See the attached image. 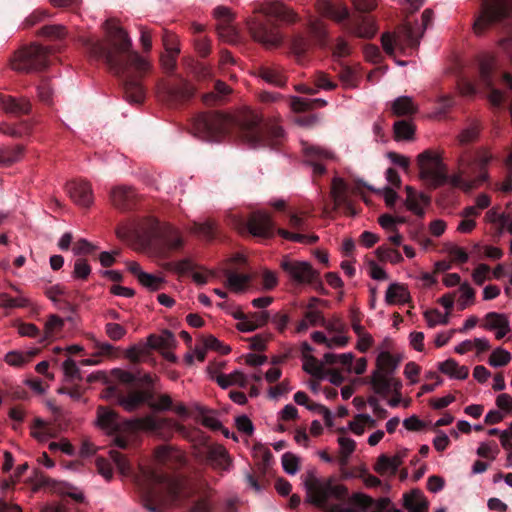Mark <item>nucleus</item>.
<instances>
[{
    "label": "nucleus",
    "instance_id": "f8f14e48",
    "mask_svg": "<svg viewBox=\"0 0 512 512\" xmlns=\"http://www.w3.org/2000/svg\"><path fill=\"white\" fill-rule=\"evenodd\" d=\"M400 364V357H395L390 352H381L376 357V370L373 372L370 384L373 386L375 394L386 397L390 394V380L392 375Z\"/></svg>",
    "mask_w": 512,
    "mask_h": 512
},
{
    "label": "nucleus",
    "instance_id": "b1692460",
    "mask_svg": "<svg viewBox=\"0 0 512 512\" xmlns=\"http://www.w3.org/2000/svg\"><path fill=\"white\" fill-rule=\"evenodd\" d=\"M402 506L408 512H427L428 501L421 490H412L409 493L402 495Z\"/></svg>",
    "mask_w": 512,
    "mask_h": 512
},
{
    "label": "nucleus",
    "instance_id": "603ef678",
    "mask_svg": "<svg viewBox=\"0 0 512 512\" xmlns=\"http://www.w3.org/2000/svg\"><path fill=\"white\" fill-rule=\"evenodd\" d=\"M111 377L114 378L115 381L124 384V385H132L137 381V374L134 372L125 371L120 368H114L110 372Z\"/></svg>",
    "mask_w": 512,
    "mask_h": 512
},
{
    "label": "nucleus",
    "instance_id": "bf43d9fd",
    "mask_svg": "<svg viewBox=\"0 0 512 512\" xmlns=\"http://www.w3.org/2000/svg\"><path fill=\"white\" fill-rule=\"evenodd\" d=\"M38 34L47 38L61 39L65 35V28L63 25L59 24L44 25L40 31H38Z\"/></svg>",
    "mask_w": 512,
    "mask_h": 512
},
{
    "label": "nucleus",
    "instance_id": "4468645a",
    "mask_svg": "<svg viewBox=\"0 0 512 512\" xmlns=\"http://www.w3.org/2000/svg\"><path fill=\"white\" fill-rule=\"evenodd\" d=\"M235 227L240 231H247L249 234L260 238H270L275 229L270 214L264 212L250 214L246 222L241 219L236 220Z\"/></svg>",
    "mask_w": 512,
    "mask_h": 512
},
{
    "label": "nucleus",
    "instance_id": "ddd939ff",
    "mask_svg": "<svg viewBox=\"0 0 512 512\" xmlns=\"http://www.w3.org/2000/svg\"><path fill=\"white\" fill-rule=\"evenodd\" d=\"M421 35H416L412 25L409 23L402 24L393 33H385L382 35V46L385 53L394 55L395 50L402 52L410 49H416L420 45Z\"/></svg>",
    "mask_w": 512,
    "mask_h": 512
},
{
    "label": "nucleus",
    "instance_id": "f3484780",
    "mask_svg": "<svg viewBox=\"0 0 512 512\" xmlns=\"http://www.w3.org/2000/svg\"><path fill=\"white\" fill-rule=\"evenodd\" d=\"M153 393L150 388L147 389H129L126 396L120 397V407L126 412H136L140 406L153 403Z\"/></svg>",
    "mask_w": 512,
    "mask_h": 512
},
{
    "label": "nucleus",
    "instance_id": "7c9ffc66",
    "mask_svg": "<svg viewBox=\"0 0 512 512\" xmlns=\"http://www.w3.org/2000/svg\"><path fill=\"white\" fill-rule=\"evenodd\" d=\"M147 344L152 349H168L176 344V338L171 331L165 330L161 335L151 334L147 338Z\"/></svg>",
    "mask_w": 512,
    "mask_h": 512
},
{
    "label": "nucleus",
    "instance_id": "4d7b16f0",
    "mask_svg": "<svg viewBox=\"0 0 512 512\" xmlns=\"http://www.w3.org/2000/svg\"><path fill=\"white\" fill-rule=\"evenodd\" d=\"M126 396V392L119 389L117 385H108L102 391V399L108 402H114L120 406V397Z\"/></svg>",
    "mask_w": 512,
    "mask_h": 512
},
{
    "label": "nucleus",
    "instance_id": "3c124183",
    "mask_svg": "<svg viewBox=\"0 0 512 512\" xmlns=\"http://www.w3.org/2000/svg\"><path fill=\"white\" fill-rule=\"evenodd\" d=\"M168 50H171L172 53L170 54H162L161 56V66L163 70L166 71L167 74H173L174 71H176L177 67V56L179 54V49H171L168 48Z\"/></svg>",
    "mask_w": 512,
    "mask_h": 512
},
{
    "label": "nucleus",
    "instance_id": "58836bf2",
    "mask_svg": "<svg viewBox=\"0 0 512 512\" xmlns=\"http://www.w3.org/2000/svg\"><path fill=\"white\" fill-rule=\"evenodd\" d=\"M309 42L306 37L301 34H296L291 38L290 48L298 61L302 60L308 51Z\"/></svg>",
    "mask_w": 512,
    "mask_h": 512
},
{
    "label": "nucleus",
    "instance_id": "1a4fd4ad",
    "mask_svg": "<svg viewBox=\"0 0 512 512\" xmlns=\"http://www.w3.org/2000/svg\"><path fill=\"white\" fill-rule=\"evenodd\" d=\"M161 423L162 420L154 417L120 421V416L115 410L106 406H98L97 409V424L108 433L132 432L139 427L156 432Z\"/></svg>",
    "mask_w": 512,
    "mask_h": 512
},
{
    "label": "nucleus",
    "instance_id": "8fccbe9b",
    "mask_svg": "<svg viewBox=\"0 0 512 512\" xmlns=\"http://www.w3.org/2000/svg\"><path fill=\"white\" fill-rule=\"evenodd\" d=\"M345 193H347V184L342 178L334 177L331 186L333 200L342 203L345 199Z\"/></svg>",
    "mask_w": 512,
    "mask_h": 512
},
{
    "label": "nucleus",
    "instance_id": "c03bdc74",
    "mask_svg": "<svg viewBox=\"0 0 512 512\" xmlns=\"http://www.w3.org/2000/svg\"><path fill=\"white\" fill-rule=\"evenodd\" d=\"M509 326V320L504 314H498L496 312H489L486 315V324L484 328L488 330H494L499 328H505Z\"/></svg>",
    "mask_w": 512,
    "mask_h": 512
},
{
    "label": "nucleus",
    "instance_id": "0e129e2a",
    "mask_svg": "<svg viewBox=\"0 0 512 512\" xmlns=\"http://www.w3.org/2000/svg\"><path fill=\"white\" fill-rule=\"evenodd\" d=\"M64 375L67 377V381L74 382L81 380L80 370L77 364L72 359H68L63 362Z\"/></svg>",
    "mask_w": 512,
    "mask_h": 512
},
{
    "label": "nucleus",
    "instance_id": "ea45409f",
    "mask_svg": "<svg viewBox=\"0 0 512 512\" xmlns=\"http://www.w3.org/2000/svg\"><path fill=\"white\" fill-rule=\"evenodd\" d=\"M354 356L352 353H343L341 355L326 353L323 356L324 363L327 365L341 364L343 367L350 371L351 364L353 363Z\"/></svg>",
    "mask_w": 512,
    "mask_h": 512
},
{
    "label": "nucleus",
    "instance_id": "de8ad7c7",
    "mask_svg": "<svg viewBox=\"0 0 512 512\" xmlns=\"http://www.w3.org/2000/svg\"><path fill=\"white\" fill-rule=\"evenodd\" d=\"M277 234L282 236L283 238L290 240L292 242L296 243H315L318 240L317 235H306V234H298V233H292L286 229H279L277 230Z\"/></svg>",
    "mask_w": 512,
    "mask_h": 512
},
{
    "label": "nucleus",
    "instance_id": "680f3d73",
    "mask_svg": "<svg viewBox=\"0 0 512 512\" xmlns=\"http://www.w3.org/2000/svg\"><path fill=\"white\" fill-rule=\"evenodd\" d=\"M458 291H460L461 293L460 298H458V305H460L461 310H464L468 306L469 302L474 301L475 292L474 289L470 287L468 283L461 284L460 289H458Z\"/></svg>",
    "mask_w": 512,
    "mask_h": 512
},
{
    "label": "nucleus",
    "instance_id": "aec40b11",
    "mask_svg": "<svg viewBox=\"0 0 512 512\" xmlns=\"http://www.w3.org/2000/svg\"><path fill=\"white\" fill-rule=\"evenodd\" d=\"M67 193L74 203L88 207L93 203V191L85 180H73L66 185Z\"/></svg>",
    "mask_w": 512,
    "mask_h": 512
},
{
    "label": "nucleus",
    "instance_id": "e2e57ef3",
    "mask_svg": "<svg viewBox=\"0 0 512 512\" xmlns=\"http://www.w3.org/2000/svg\"><path fill=\"white\" fill-rule=\"evenodd\" d=\"M96 246L92 242L85 239H79L78 242L74 243L72 251L76 256H88L92 255L95 251Z\"/></svg>",
    "mask_w": 512,
    "mask_h": 512
},
{
    "label": "nucleus",
    "instance_id": "6ab92c4d",
    "mask_svg": "<svg viewBox=\"0 0 512 512\" xmlns=\"http://www.w3.org/2000/svg\"><path fill=\"white\" fill-rule=\"evenodd\" d=\"M0 109L14 117L29 115L32 112V103L25 96H0Z\"/></svg>",
    "mask_w": 512,
    "mask_h": 512
},
{
    "label": "nucleus",
    "instance_id": "5fc2aeb1",
    "mask_svg": "<svg viewBox=\"0 0 512 512\" xmlns=\"http://www.w3.org/2000/svg\"><path fill=\"white\" fill-rule=\"evenodd\" d=\"M137 281H139L142 286H145L152 291L160 290L163 283L162 278L154 276L150 273H141L140 276L137 277Z\"/></svg>",
    "mask_w": 512,
    "mask_h": 512
},
{
    "label": "nucleus",
    "instance_id": "423d86ee",
    "mask_svg": "<svg viewBox=\"0 0 512 512\" xmlns=\"http://www.w3.org/2000/svg\"><path fill=\"white\" fill-rule=\"evenodd\" d=\"M260 12L264 17H254L248 21L251 38L266 48L280 46L283 37L272 18L291 24L297 21L296 13L277 1L265 2L261 5Z\"/></svg>",
    "mask_w": 512,
    "mask_h": 512
},
{
    "label": "nucleus",
    "instance_id": "79ce46f5",
    "mask_svg": "<svg viewBox=\"0 0 512 512\" xmlns=\"http://www.w3.org/2000/svg\"><path fill=\"white\" fill-rule=\"evenodd\" d=\"M214 90H216L217 94H214L213 92H209L203 96L204 104L214 105L217 103L219 96L228 95L231 91L229 86L226 85V83L221 80L216 81V84H214Z\"/></svg>",
    "mask_w": 512,
    "mask_h": 512
},
{
    "label": "nucleus",
    "instance_id": "864d4df0",
    "mask_svg": "<svg viewBox=\"0 0 512 512\" xmlns=\"http://www.w3.org/2000/svg\"><path fill=\"white\" fill-rule=\"evenodd\" d=\"M53 95V89L51 83L47 78H42L41 82L37 86V96L44 104H51Z\"/></svg>",
    "mask_w": 512,
    "mask_h": 512
},
{
    "label": "nucleus",
    "instance_id": "dca6fc26",
    "mask_svg": "<svg viewBox=\"0 0 512 512\" xmlns=\"http://www.w3.org/2000/svg\"><path fill=\"white\" fill-rule=\"evenodd\" d=\"M195 89L187 80L180 79L178 84H168L162 89V97L170 105H178L193 97Z\"/></svg>",
    "mask_w": 512,
    "mask_h": 512
},
{
    "label": "nucleus",
    "instance_id": "5701e85b",
    "mask_svg": "<svg viewBox=\"0 0 512 512\" xmlns=\"http://www.w3.org/2000/svg\"><path fill=\"white\" fill-rule=\"evenodd\" d=\"M33 122L21 120L17 123L0 122V133L14 139H22L32 134Z\"/></svg>",
    "mask_w": 512,
    "mask_h": 512
},
{
    "label": "nucleus",
    "instance_id": "a18cd8bd",
    "mask_svg": "<svg viewBox=\"0 0 512 512\" xmlns=\"http://www.w3.org/2000/svg\"><path fill=\"white\" fill-rule=\"evenodd\" d=\"M480 131V125L478 121H473L465 129L462 130L461 134L458 135V142L462 145L472 143L478 138Z\"/></svg>",
    "mask_w": 512,
    "mask_h": 512
},
{
    "label": "nucleus",
    "instance_id": "4be33fe9",
    "mask_svg": "<svg viewBox=\"0 0 512 512\" xmlns=\"http://www.w3.org/2000/svg\"><path fill=\"white\" fill-rule=\"evenodd\" d=\"M303 152H305L307 163L312 167L313 175L321 177L325 172V167L321 163L322 160L332 159L333 154L318 146H306Z\"/></svg>",
    "mask_w": 512,
    "mask_h": 512
},
{
    "label": "nucleus",
    "instance_id": "338daca9",
    "mask_svg": "<svg viewBox=\"0 0 512 512\" xmlns=\"http://www.w3.org/2000/svg\"><path fill=\"white\" fill-rule=\"evenodd\" d=\"M105 333L111 340L118 341L125 336L126 330L121 324L109 322L105 325Z\"/></svg>",
    "mask_w": 512,
    "mask_h": 512
},
{
    "label": "nucleus",
    "instance_id": "473e14b6",
    "mask_svg": "<svg viewBox=\"0 0 512 512\" xmlns=\"http://www.w3.org/2000/svg\"><path fill=\"white\" fill-rule=\"evenodd\" d=\"M225 277H227V285L229 289L235 292H241L245 289L251 280L249 275L239 274L236 272H225Z\"/></svg>",
    "mask_w": 512,
    "mask_h": 512
},
{
    "label": "nucleus",
    "instance_id": "69168bd1",
    "mask_svg": "<svg viewBox=\"0 0 512 512\" xmlns=\"http://www.w3.org/2000/svg\"><path fill=\"white\" fill-rule=\"evenodd\" d=\"M204 348L209 350L217 351L223 355L228 354L230 352V348L228 346L220 343L217 337L213 335H208L203 340Z\"/></svg>",
    "mask_w": 512,
    "mask_h": 512
},
{
    "label": "nucleus",
    "instance_id": "a211bd4d",
    "mask_svg": "<svg viewBox=\"0 0 512 512\" xmlns=\"http://www.w3.org/2000/svg\"><path fill=\"white\" fill-rule=\"evenodd\" d=\"M494 58L489 57L482 60L479 63V77L487 88L490 89L489 100L494 106H500L503 102V93L498 89L493 88V70H494Z\"/></svg>",
    "mask_w": 512,
    "mask_h": 512
},
{
    "label": "nucleus",
    "instance_id": "9b49d317",
    "mask_svg": "<svg viewBox=\"0 0 512 512\" xmlns=\"http://www.w3.org/2000/svg\"><path fill=\"white\" fill-rule=\"evenodd\" d=\"M49 55L51 52L47 47L32 44L26 46L15 54L12 60V68L15 71L31 73L44 70L49 64Z\"/></svg>",
    "mask_w": 512,
    "mask_h": 512
},
{
    "label": "nucleus",
    "instance_id": "20e7f679",
    "mask_svg": "<svg viewBox=\"0 0 512 512\" xmlns=\"http://www.w3.org/2000/svg\"><path fill=\"white\" fill-rule=\"evenodd\" d=\"M135 483L142 506L150 512H163L164 507L181 498V482L152 468H140Z\"/></svg>",
    "mask_w": 512,
    "mask_h": 512
},
{
    "label": "nucleus",
    "instance_id": "a878e982",
    "mask_svg": "<svg viewBox=\"0 0 512 512\" xmlns=\"http://www.w3.org/2000/svg\"><path fill=\"white\" fill-rule=\"evenodd\" d=\"M352 33L358 38H372L376 34L375 21L370 16H358L354 20Z\"/></svg>",
    "mask_w": 512,
    "mask_h": 512
},
{
    "label": "nucleus",
    "instance_id": "09e8293b",
    "mask_svg": "<svg viewBox=\"0 0 512 512\" xmlns=\"http://www.w3.org/2000/svg\"><path fill=\"white\" fill-rule=\"evenodd\" d=\"M511 360L510 353L503 348L498 347L489 356L488 363L493 367H502L508 365Z\"/></svg>",
    "mask_w": 512,
    "mask_h": 512
},
{
    "label": "nucleus",
    "instance_id": "4c0bfd02",
    "mask_svg": "<svg viewBox=\"0 0 512 512\" xmlns=\"http://www.w3.org/2000/svg\"><path fill=\"white\" fill-rule=\"evenodd\" d=\"M31 436L40 442L54 437L51 428L41 418H37L35 422H33Z\"/></svg>",
    "mask_w": 512,
    "mask_h": 512
},
{
    "label": "nucleus",
    "instance_id": "72a5a7b5",
    "mask_svg": "<svg viewBox=\"0 0 512 512\" xmlns=\"http://www.w3.org/2000/svg\"><path fill=\"white\" fill-rule=\"evenodd\" d=\"M327 105V102L322 99H307L301 97H294L291 102V107L295 112L302 113L308 110L313 109L314 107H324Z\"/></svg>",
    "mask_w": 512,
    "mask_h": 512
},
{
    "label": "nucleus",
    "instance_id": "412c9836",
    "mask_svg": "<svg viewBox=\"0 0 512 512\" xmlns=\"http://www.w3.org/2000/svg\"><path fill=\"white\" fill-rule=\"evenodd\" d=\"M111 203L118 210H130L136 205V192L126 186H119L110 192Z\"/></svg>",
    "mask_w": 512,
    "mask_h": 512
},
{
    "label": "nucleus",
    "instance_id": "c9c22d12",
    "mask_svg": "<svg viewBox=\"0 0 512 512\" xmlns=\"http://www.w3.org/2000/svg\"><path fill=\"white\" fill-rule=\"evenodd\" d=\"M415 134V126L405 120L395 121L394 123V138L395 140L409 141Z\"/></svg>",
    "mask_w": 512,
    "mask_h": 512
},
{
    "label": "nucleus",
    "instance_id": "c756f323",
    "mask_svg": "<svg viewBox=\"0 0 512 512\" xmlns=\"http://www.w3.org/2000/svg\"><path fill=\"white\" fill-rule=\"evenodd\" d=\"M25 152V146L4 147L0 149V166L9 167L18 162Z\"/></svg>",
    "mask_w": 512,
    "mask_h": 512
},
{
    "label": "nucleus",
    "instance_id": "6e6d98bb",
    "mask_svg": "<svg viewBox=\"0 0 512 512\" xmlns=\"http://www.w3.org/2000/svg\"><path fill=\"white\" fill-rule=\"evenodd\" d=\"M282 468H284L285 472L290 475H295L298 471L299 459L295 454L291 452H285L284 455L281 456Z\"/></svg>",
    "mask_w": 512,
    "mask_h": 512
},
{
    "label": "nucleus",
    "instance_id": "6e6552de",
    "mask_svg": "<svg viewBox=\"0 0 512 512\" xmlns=\"http://www.w3.org/2000/svg\"><path fill=\"white\" fill-rule=\"evenodd\" d=\"M492 25L509 28L508 37L499 41L512 62V0H481V12L473 23L474 33L481 35Z\"/></svg>",
    "mask_w": 512,
    "mask_h": 512
},
{
    "label": "nucleus",
    "instance_id": "49530a36",
    "mask_svg": "<svg viewBox=\"0 0 512 512\" xmlns=\"http://www.w3.org/2000/svg\"><path fill=\"white\" fill-rule=\"evenodd\" d=\"M190 71L194 78L198 81H207L213 78V72L210 67L204 65L202 62H191Z\"/></svg>",
    "mask_w": 512,
    "mask_h": 512
},
{
    "label": "nucleus",
    "instance_id": "0eeeda50",
    "mask_svg": "<svg viewBox=\"0 0 512 512\" xmlns=\"http://www.w3.org/2000/svg\"><path fill=\"white\" fill-rule=\"evenodd\" d=\"M303 484L306 489V502L323 512H358L357 509L344 505L348 499L347 487L339 484L334 477L320 478L314 472H309Z\"/></svg>",
    "mask_w": 512,
    "mask_h": 512
},
{
    "label": "nucleus",
    "instance_id": "2f4dec72",
    "mask_svg": "<svg viewBox=\"0 0 512 512\" xmlns=\"http://www.w3.org/2000/svg\"><path fill=\"white\" fill-rule=\"evenodd\" d=\"M322 5L323 14L337 22H343L349 17L348 8L343 4H332L324 2Z\"/></svg>",
    "mask_w": 512,
    "mask_h": 512
},
{
    "label": "nucleus",
    "instance_id": "052dcab7",
    "mask_svg": "<svg viewBox=\"0 0 512 512\" xmlns=\"http://www.w3.org/2000/svg\"><path fill=\"white\" fill-rule=\"evenodd\" d=\"M91 272V268L88 261L83 258H79L74 262L73 277L80 280H87Z\"/></svg>",
    "mask_w": 512,
    "mask_h": 512
},
{
    "label": "nucleus",
    "instance_id": "2eb2a0df",
    "mask_svg": "<svg viewBox=\"0 0 512 512\" xmlns=\"http://www.w3.org/2000/svg\"><path fill=\"white\" fill-rule=\"evenodd\" d=\"M197 457L219 471H229L231 467V458L228 451L219 444H203L197 449Z\"/></svg>",
    "mask_w": 512,
    "mask_h": 512
},
{
    "label": "nucleus",
    "instance_id": "cd10ccee",
    "mask_svg": "<svg viewBox=\"0 0 512 512\" xmlns=\"http://www.w3.org/2000/svg\"><path fill=\"white\" fill-rule=\"evenodd\" d=\"M410 301V293L404 285L393 283L389 285L385 293V302L393 305L396 302L407 303Z\"/></svg>",
    "mask_w": 512,
    "mask_h": 512
},
{
    "label": "nucleus",
    "instance_id": "f704fd0d",
    "mask_svg": "<svg viewBox=\"0 0 512 512\" xmlns=\"http://www.w3.org/2000/svg\"><path fill=\"white\" fill-rule=\"evenodd\" d=\"M254 458L260 473L265 474L272 464V453L269 448L262 446L255 448Z\"/></svg>",
    "mask_w": 512,
    "mask_h": 512
},
{
    "label": "nucleus",
    "instance_id": "7ed1b4c3",
    "mask_svg": "<svg viewBox=\"0 0 512 512\" xmlns=\"http://www.w3.org/2000/svg\"><path fill=\"white\" fill-rule=\"evenodd\" d=\"M491 161V154L485 150H478L476 157L466 159L458 158V172L448 175V168L443 162L442 154L426 150L417 155L419 176L426 187L438 189L450 184L453 188L470 192L487 181V166Z\"/></svg>",
    "mask_w": 512,
    "mask_h": 512
},
{
    "label": "nucleus",
    "instance_id": "393cba45",
    "mask_svg": "<svg viewBox=\"0 0 512 512\" xmlns=\"http://www.w3.org/2000/svg\"><path fill=\"white\" fill-rule=\"evenodd\" d=\"M214 17L222 21L218 26L219 36L222 38H227L229 41H233L236 33L235 29L230 22L233 20V16L229 8H225L223 6H219L214 9Z\"/></svg>",
    "mask_w": 512,
    "mask_h": 512
},
{
    "label": "nucleus",
    "instance_id": "39448f33",
    "mask_svg": "<svg viewBox=\"0 0 512 512\" xmlns=\"http://www.w3.org/2000/svg\"><path fill=\"white\" fill-rule=\"evenodd\" d=\"M121 240L137 239L146 245L156 248L162 258H168L172 251L183 245L178 230L170 225H162L156 218H145L132 225H123L116 229Z\"/></svg>",
    "mask_w": 512,
    "mask_h": 512
},
{
    "label": "nucleus",
    "instance_id": "774afa93",
    "mask_svg": "<svg viewBox=\"0 0 512 512\" xmlns=\"http://www.w3.org/2000/svg\"><path fill=\"white\" fill-rule=\"evenodd\" d=\"M196 231L198 234L210 240L214 239L217 235V226L212 221L199 223L196 225Z\"/></svg>",
    "mask_w": 512,
    "mask_h": 512
},
{
    "label": "nucleus",
    "instance_id": "c85d7f7f",
    "mask_svg": "<svg viewBox=\"0 0 512 512\" xmlns=\"http://www.w3.org/2000/svg\"><path fill=\"white\" fill-rule=\"evenodd\" d=\"M391 111L396 117H404L415 114L417 108L409 96H399L391 104Z\"/></svg>",
    "mask_w": 512,
    "mask_h": 512
},
{
    "label": "nucleus",
    "instance_id": "a19ab883",
    "mask_svg": "<svg viewBox=\"0 0 512 512\" xmlns=\"http://www.w3.org/2000/svg\"><path fill=\"white\" fill-rule=\"evenodd\" d=\"M338 76L344 86L348 88H354L357 86L358 75L357 71L353 67L341 64V70H339Z\"/></svg>",
    "mask_w": 512,
    "mask_h": 512
},
{
    "label": "nucleus",
    "instance_id": "f257e3e1",
    "mask_svg": "<svg viewBox=\"0 0 512 512\" xmlns=\"http://www.w3.org/2000/svg\"><path fill=\"white\" fill-rule=\"evenodd\" d=\"M191 133L210 143H218L225 136H230L251 148L277 149L283 139L280 125L262 122L259 114L250 109H244L233 116L221 112L198 114L193 118Z\"/></svg>",
    "mask_w": 512,
    "mask_h": 512
},
{
    "label": "nucleus",
    "instance_id": "e433bc0d",
    "mask_svg": "<svg viewBox=\"0 0 512 512\" xmlns=\"http://www.w3.org/2000/svg\"><path fill=\"white\" fill-rule=\"evenodd\" d=\"M398 469H399V461L391 460L390 456H388L386 454L380 455L374 465L375 472L382 474V475L386 474L388 472L395 474Z\"/></svg>",
    "mask_w": 512,
    "mask_h": 512
},
{
    "label": "nucleus",
    "instance_id": "13d9d810",
    "mask_svg": "<svg viewBox=\"0 0 512 512\" xmlns=\"http://www.w3.org/2000/svg\"><path fill=\"white\" fill-rule=\"evenodd\" d=\"M110 457L113 459L116 467H118L120 473L129 475L131 473V466L126 456L119 451L111 450Z\"/></svg>",
    "mask_w": 512,
    "mask_h": 512
},
{
    "label": "nucleus",
    "instance_id": "f03ea898",
    "mask_svg": "<svg viewBox=\"0 0 512 512\" xmlns=\"http://www.w3.org/2000/svg\"><path fill=\"white\" fill-rule=\"evenodd\" d=\"M105 29L110 36L109 42L85 38L83 39L85 53L90 59L105 63L109 71L123 78L126 101L131 104H141L145 100V88L140 79L129 71L133 69L141 77L150 70L151 64L136 51L131 50V39L120 26L106 20Z\"/></svg>",
    "mask_w": 512,
    "mask_h": 512
},
{
    "label": "nucleus",
    "instance_id": "bb28decb",
    "mask_svg": "<svg viewBox=\"0 0 512 512\" xmlns=\"http://www.w3.org/2000/svg\"><path fill=\"white\" fill-rule=\"evenodd\" d=\"M256 76L261 78L262 81L282 87L286 83L285 76L282 75L281 70L275 66H261L256 69Z\"/></svg>",
    "mask_w": 512,
    "mask_h": 512
},
{
    "label": "nucleus",
    "instance_id": "37998d69",
    "mask_svg": "<svg viewBox=\"0 0 512 512\" xmlns=\"http://www.w3.org/2000/svg\"><path fill=\"white\" fill-rule=\"evenodd\" d=\"M375 254L380 261H389L393 264H398L402 261V255L398 250L391 249L386 246L377 247Z\"/></svg>",
    "mask_w": 512,
    "mask_h": 512
},
{
    "label": "nucleus",
    "instance_id": "9d476101",
    "mask_svg": "<svg viewBox=\"0 0 512 512\" xmlns=\"http://www.w3.org/2000/svg\"><path fill=\"white\" fill-rule=\"evenodd\" d=\"M280 267L292 282L298 285H312L320 293H327L319 272L313 269L310 263L285 257L281 260Z\"/></svg>",
    "mask_w": 512,
    "mask_h": 512
}]
</instances>
